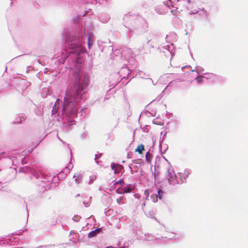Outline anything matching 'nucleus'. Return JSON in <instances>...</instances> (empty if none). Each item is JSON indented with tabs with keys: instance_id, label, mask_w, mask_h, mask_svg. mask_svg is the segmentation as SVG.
<instances>
[{
	"instance_id": "obj_14",
	"label": "nucleus",
	"mask_w": 248,
	"mask_h": 248,
	"mask_svg": "<svg viewBox=\"0 0 248 248\" xmlns=\"http://www.w3.org/2000/svg\"><path fill=\"white\" fill-rule=\"evenodd\" d=\"M144 193L146 194V199H147L148 196H149V191L148 190H145L144 191Z\"/></svg>"
},
{
	"instance_id": "obj_2",
	"label": "nucleus",
	"mask_w": 248,
	"mask_h": 248,
	"mask_svg": "<svg viewBox=\"0 0 248 248\" xmlns=\"http://www.w3.org/2000/svg\"><path fill=\"white\" fill-rule=\"evenodd\" d=\"M165 176L169 181L170 184L173 183L176 179V174L172 169L169 168L165 172Z\"/></svg>"
},
{
	"instance_id": "obj_15",
	"label": "nucleus",
	"mask_w": 248,
	"mask_h": 248,
	"mask_svg": "<svg viewBox=\"0 0 248 248\" xmlns=\"http://www.w3.org/2000/svg\"><path fill=\"white\" fill-rule=\"evenodd\" d=\"M171 13H172L173 15H175V16H176V15H177V11H176V10H172V11H171Z\"/></svg>"
},
{
	"instance_id": "obj_3",
	"label": "nucleus",
	"mask_w": 248,
	"mask_h": 248,
	"mask_svg": "<svg viewBox=\"0 0 248 248\" xmlns=\"http://www.w3.org/2000/svg\"><path fill=\"white\" fill-rule=\"evenodd\" d=\"M132 190V186L130 185H128L125 187H123L121 189L120 192L119 193L120 194H125L130 192Z\"/></svg>"
},
{
	"instance_id": "obj_8",
	"label": "nucleus",
	"mask_w": 248,
	"mask_h": 248,
	"mask_svg": "<svg viewBox=\"0 0 248 248\" xmlns=\"http://www.w3.org/2000/svg\"><path fill=\"white\" fill-rule=\"evenodd\" d=\"M59 99H58L54 106L53 108L52 109V112H53L54 113H56L57 112V111L59 108L57 103H59Z\"/></svg>"
},
{
	"instance_id": "obj_7",
	"label": "nucleus",
	"mask_w": 248,
	"mask_h": 248,
	"mask_svg": "<svg viewBox=\"0 0 248 248\" xmlns=\"http://www.w3.org/2000/svg\"><path fill=\"white\" fill-rule=\"evenodd\" d=\"M144 150V146L143 144H140L135 149V152H138L140 154H141Z\"/></svg>"
},
{
	"instance_id": "obj_6",
	"label": "nucleus",
	"mask_w": 248,
	"mask_h": 248,
	"mask_svg": "<svg viewBox=\"0 0 248 248\" xmlns=\"http://www.w3.org/2000/svg\"><path fill=\"white\" fill-rule=\"evenodd\" d=\"M73 179L75 181V183L76 185H78L80 184L81 181V176L79 175H74L73 176Z\"/></svg>"
},
{
	"instance_id": "obj_9",
	"label": "nucleus",
	"mask_w": 248,
	"mask_h": 248,
	"mask_svg": "<svg viewBox=\"0 0 248 248\" xmlns=\"http://www.w3.org/2000/svg\"><path fill=\"white\" fill-rule=\"evenodd\" d=\"M145 158L147 162H149L151 161V154L149 152H147L145 155Z\"/></svg>"
},
{
	"instance_id": "obj_13",
	"label": "nucleus",
	"mask_w": 248,
	"mask_h": 248,
	"mask_svg": "<svg viewBox=\"0 0 248 248\" xmlns=\"http://www.w3.org/2000/svg\"><path fill=\"white\" fill-rule=\"evenodd\" d=\"M124 183L123 180H120L118 182H116L115 184H122Z\"/></svg>"
},
{
	"instance_id": "obj_1",
	"label": "nucleus",
	"mask_w": 248,
	"mask_h": 248,
	"mask_svg": "<svg viewBox=\"0 0 248 248\" xmlns=\"http://www.w3.org/2000/svg\"><path fill=\"white\" fill-rule=\"evenodd\" d=\"M88 78L79 74L75 77V83L66 93L62 105V113L69 116L75 113L76 105L79 100V95L88 83Z\"/></svg>"
},
{
	"instance_id": "obj_11",
	"label": "nucleus",
	"mask_w": 248,
	"mask_h": 248,
	"mask_svg": "<svg viewBox=\"0 0 248 248\" xmlns=\"http://www.w3.org/2000/svg\"><path fill=\"white\" fill-rule=\"evenodd\" d=\"M117 202L120 204L121 203L124 204V202H123V198L122 197H119V198L117 199L116 200Z\"/></svg>"
},
{
	"instance_id": "obj_5",
	"label": "nucleus",
	"mask_w": 248,
	"mask_h": 248,
	"mask_svg": "<svg viewBox=\"0 0 248 248\" xmlns=\"http://www.w3.org/2000/svg\"><path fill=\"white\" fill-rule=\"evenodd\" d=\"M100 231H101V229H100V228L96 229L94 231H91L88 234V237L92 238V237H93L95 236L97 234H98L100 232Z\"/></svg>"
},
{
	"instance_id": "obj_4",
	"label": "nucleus",
	"mask_w": 248,
	"mask_h": 248,
	"mask_svg": "<svg viewBox=\"0 0 248 248\" xmlns=\"http://www.w3.org/2000/svg\"><path fill=\"white\" fill-rule=\"evenodd\" d=\"M111 169L114 170V173H118L119 171L122 169L123 166L118 164L111 163Z\"/></svg>"
},
{
	"instance_id": "obj_12",
	"label": "nucleus",
	"mask_w": 248,
	"mask_h": 248,
	"mask_svg": "<svg viewBox=\"0 0 248 248\" xmlns=\"http://www.w3.org/2000/svg\"><path fill=\"white\" fill-rule=\"evenodd\" d=\"M196 80L199 83H202V77H198L196 78Z\"/></svg>"
},
{
	"instance_id": "obj_10",
	"label": "nucleus",
	"mask_w": 248,
	"mask_h": 248,
	"mask_svg": "<svg viewBox=\"0 0 248 248\" xmlns=\"http://www.w3.org/2000/svg\"><path fill=\"white\" fill-rule=\"evenodd\" d=\"M163 191L162 189H159L158 190V195H157V197L160 199H162V196H163Z\"/></svg>"
}]
</instances>
